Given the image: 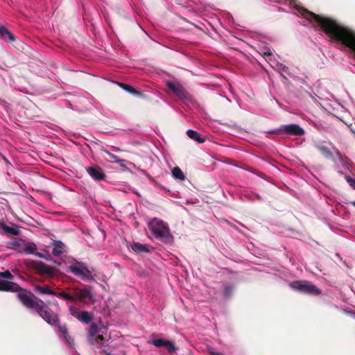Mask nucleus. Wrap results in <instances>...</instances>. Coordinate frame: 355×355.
<instances>
[{
  "label": "nucleus",
  "mask_w": 355,
  "mask_h": 355,
  "mask_svg": "<svg viewBox=\"0 0 355 355\" xmlns=\"http://www.w3.org/2000/svg\"><path fill=\"white\" fill-rule=\"evenodd\" d=\"M18 290H19V285L17 283L9 282V280H0V291L16 293Z\"/></svg>",
  "instance_id": "nucleus-14"
},
{
  "label": "nucleus",
  "mask_w": 355,
  "mask_h": 355,
  "mask_svg": "<svg viewBox=\"0 0 355 355\" xmlns=\"http://www.w3.org/2000/svg\"><path fill=\"white\" fill-rule=\"evenodd\" d=\"M172 175L175 178L178 179L179 180H184L185 179V175L179 166H175L173 168Z\"/></svg>",
  "instance_id": "nucleus-25"
},
{
  "label": "nucleus",
  "mask_w": 355,
  "mask_h": 355,
  "mask_svg": "<svg viewBox=\"0 0 355 355\" xmlns=\"http://www.w3.org/2000/svg\"><path fill=\"white\" fill-rule=\"evenodd\" d=\"M38 315L51 326L55 327L57 330L60 326V318L55 311H53L49 307L48 305L44 304V301L40 300L39 305L37 311Z\"/></svg>",
  "instance_id": "nucleus-3"
},
{
  "label": "nucleus",
  "mask_w": 355,
  "mask_h": 355,
  "mask_svg": "<svg viewBox=\"0 0 355 355\" xmlns=\"http://www.w3.org/2000/svg\"><path fill=\"white\" fill-rule=\"evenodd\" d=\"M63 243L60 241L55 243V246L53 249V254L55 256H60L62 253Z\"/></svg>",
  "instance_id": "nucleus-27"
},
{
  "label": "nucleus",
  "mask_w": 355,
  "mask_h": 355,
  "mask_svg": "<svg viewBox=\"0 0 355 355\" xmlns=\"http://www.w3.org/2000/svg\"><path fill=\"white\" fill-rule=\"evenodd\" d=\"M308 21L310 23L315 21L328 36L341 42L355 53V31L340 25L333 18L320 16L310 10H308Z\"/></svg>",
  "instance_id": "nucleus-1"
},
{
  "label": "nucleus",
  "mask_w": 355,
  "mask_h": 355,
  "mask_svg": "<svg viewBox=\"0 0 355 355\" xmlns=\"http://www.w3.org/2000/svg\"><path fill=\"white\" fill-rule=\"evenodd\" d=\"M315 148L321 153L326 159H334V154L331 152L330 149L328 146H326L324 141H321V143H317L315 144Z\"/></svg>",
  "instance_id": "nucleus-15"
},
{
  "label": "nucleus",
  "mask_w": 355,
  "mask_h": 355,
  "mask_svg": "<svg viewBox=\"0 0 355 355\" xmlns=\"http://www.w3.org/2000/svg\"><path fill=\"white\" fill-rule=\"evenodd\" d=\"M208 354L209 355H225L222 353H219V352H216V351L214 350L213 348H209L208 349Z\"/></svg>",
  "instance_id": "nucleus-34"
},
{
  "label": "nucleus",
  "mask_w": 355,
  "mask_h": 355,
  "mask_svg": "<svg viewBox=\"0 0 355 355\" xmlns=\"http://www.w3.org/2000/svg\"><path fill=\"white\" fill-rule=\"evenodd\" d=\"M105 342V338L103 335L96 336L94 340L91 341L92 345H96L98 348L103 347Z\"/></svg>",
  "instance_id": "nucleus-26"
},
{
  "label": "nucleus",
  "mask_w": 355,
  "mask_h": 355,
  "mask_svg": "<svg viewBox=\"0 0 355 355\" xmlns=\"http://www.w3.org/2000/svg\"><path fill=\"white\" fill-rule=\"evenodd\" d=\"M131 248L137 253L149 252V245H143V243L139 242H134L132 243Z\"/></svg>",
  "instance_id": "nucleus-20"
},
{
  "label": "nucleus",
  "mask_w": 355,
  "mask_h": 355,
  "mask_svg": "<svg viewBox=\"0 0 355 355\" xmlns=\"http://www.w3.org/2000/svg\"><path fill=\"white\" fill-rule=\"evenodd\" d=\"M282 69H283L284 71H286V69H287V67H286V66H283V67H282Z\"/></svg>",
  "instance_id": "nucleus-38"
},
{
  "label": "nucleus",
  "mask_w": 355,
  "mask_h": 355,
  "mask_svg": "<svg viewBox=\"0 0 355 355\" xmlns=\"http://www.w3.org/2000/svg\"><path fill=\"white\" fill-rule=\"evenodd\" d=\"M152 343L157 347H165L167 352L170 354L176 352L178 350V347H176L174 343L169 340H166V339L164 338L153 339Z\"/></svg>",
  "instance_id": "nucleus-12"
},
{
  "label": "nucleus",
  "mask_w": 355,
  "mask_h": 355,
  "mask_svg": "<svg viewBox=\"0 0 355 355\" xmlns=\"http://www.w3.org/2000/svg\"><path fill=\"white\" fill-rule=\"evenodd\" d=\"M86 171L94 180L101 181L103 180V179L106 178V174L103 169L98 165L88 166L86 168Z\"/></svg>",
  "instance_id": "nucleus-13"
},
{
  "label": "nucleus",
  "mask_w": 355,
  "mask_h": 355,
  "mask_svg": "<svg viewBox=\"0 0 355 355\" xmlns=\"http://www.w3.org/2000/svg\"><path fill=\"white\" fill-rule=\"evenodd\" d=\"M99 328L96 323H92L88 330V340L91 343V341L95 338L96 334L98 333Z\"/></svg>",
  "instance_id": "nucleus-23"
},
{
  "label": "nucleus",
  "mask_w": 355,
  "mask_h": 355,
  "mask_svg": "<svg viewBox=\"0 0 355 355\" xmlns=\"http://www.w3.org/2000/svg\"><path fill=\"white\" fill-rule=\"evenodd\" d=\"M347 182L351 187H355V180L353 178L348 177V175L345 178Z\"/></svg>",
  "instance_id": "nucleus-33"
},
{
  "label": "nucleus",
  "mask_w": 355,
  "mask_h": 355,
  "mask_svg": "<svg viewBox=\"0 0 355 355\" xmlns=\"http://www.w3.org/2000/svg\"><path fill=\"white\" fill-rule=\"evenodd\" d=\"M17 293H18L19 300L24 306L26 308L33 309L37 312L40 299L36 297L33 293L28 291V290L21 288L20 286Z\"/></svg>",
  "instance_id": "nucleus-5"
},
{
  "label": "nucleus",
  "mask_w": 355,
  "mask_h": 355,
  "mask_svg": "<svg viewBox=\"0 0 355 355\" xmlns=\"http://www.w3.org/2000/svg\"><path fill=\"white\" fill-rule=\"evenodd\" d=\"M270 133L275 135H304V131L297 124H289L281 125L279 128L270 131Z\"/></svg>",
  "instance_id": "nucleus-7"
},
{
  "label": "nucleus",
  "mask_w": 355,
  "mask_h": 355,
  "mask_svg": "<svg viewBox=\"0 0 355 355\" xmlns=\"http://www.w3.org/2000/svg\"><path fill=\"white\" fill-rule=\"evenodd\" d=\"M0 36L6 42H12L16 40L15 36L12 33L10 30L6 28L4 26H0Z\"/></svg>",
  "instance_id": "nucleus-17"
},
{
  "label": "nucleus",
  "mask_w": 355,
  "mask_h": 355,
  "mask_svg": "<svg viewBox=\"0 0 355 355\" xmlns=\"http://www.w3.org/2000/svg\"><path fill=\"white\" fill-rule=\"evenodd\" d=\"M333 149H334V152H335V153H336V156H337L338 159H340V160H343V159H344V157H345V156L343 155V154H342L341 153H340L339 150H338V149H337V148H336V147H334V148H333Z\"/></svg>",
  "instance_id": "nucleus-32"
},
{
  "label": "nucleus",
  "mask_w": 355,
  "mask_h": 355,
  "mask_svg": "<svg viewBox=\"0 0 355 355\" xmlns=\"http://www.w3.org/2000/svg\"><path fill=\"white\" fill-rule=\"evenodd\" d=\"M148 228L156 238L162 240L165 243L172 242L173 236H171L169 227L166 222L154 218L149 222Z\"/></svg>",
  "instance_id": "nucleus-2"
},
{
  "label": "nucleus",
  "mask_w": 355,
  "mask_h": 355,
  "mask_svg": "<svg viewBox=\"0 0 355 355\" xmlns=\"http://www.w3.org/2000/svg\"><path fill=\"white\" fill-rule=\"evenodd\" d=\"M0 230H3L5 234L11 235H19L20 234L19 230L17 227H9L4 221L0 220Z\"/></svg>",
  "instance_id": "nucleus-18"
},
{
  "label": "nucleus",
  "mask_w": 355,
  "mask_h": 355,
  "mask_svg": "<svg viewBox=\"0 0 355 355\" xmlns=\"http://www.w3.org/2000/svg\"><path fill=\"white\" fill-rule=\"evenodd\" d=\"M100 354L101 355H112V354L110 353V352L106 351L105 349L101 350Z\"/></svg>",
  "instance_id": "nucleus-36"
},
{
  "label": "nucleus",
  "mask_w": 355,
  "mask_h": 355,
  "mask_svg": "<svg viewBox=\"0 0 355 355\" xmlns=\"http://www.w3.org/2000/svg\"><path fill=\"white\" fill-rule=\"evenodd\" d=\"M257 198L258 199H259V200H260V199H261V198H260V196H259V194H257Z\"/></svg>",
  "instance_id": "nucleus-40"
},
{
  "label": "nucleus",
  "mask_w": 355,
  "mask_h": 355,
  "mask_svg": "<svg viewBox=\"0 0 355 355\" xmlns=\"http://www.w3.org/2000/svg\"><path fill=\"white\" fill-rule=\"evenodd\" d=\"M36 245L35 243H28L24 249V252L28 254H35L36 252Z\"/></svg>",
  "instance_id": "nucleus-28"
},
{
  "label": "nucleus",
  "mask_w": 355,
  "mask_h": 355,
  "mask_svg": "<svg viewBox=\"0 0 355 355\" xmlns=\"http://www.w3.org/2000/svg\"><path fill=\"white\" fill-rule=\"evenodd\" d=\"M119 85L122 89H123L126 92H128L130 94H132L136 95V96H141V97H143V96H144V94H143V92L141 91L137 90L136 88L132 87V86H131V85L123 84V83H121V84H119Z\"/></svg>",
  "instance_id": "nucleus-21"
},
{
  "label": "nucleus",
  "mask_w": 355,
  "mask_h": 355,
  "mask_svg": "<svg viewBox=\"0 0 355 355\" xmlns=\"http://www.w3.org/2000/svg\"><path fill=\"white\" fill-rule=\"evenodd\" d=\"M35 255L37 256L39 258H46L44 254H42V252H35Z\"/></svg>",
  "instance_id": "nucleus-37"
},
{
  "label": "nucleus",
  "mask_w": 355,
  "mask_h": 355,
  "mask_svg": "<svg viewBox=\"0 0 355 355\" xmlns=\"http://www.w3.org/2000/svg\"><path fill=\"white\" fill-rule=\"evenodd\" d=\"M35 291L39 293L40 295H56V292L51 289L50 286H49L48 285H35Z\"/></svg>",
  "instance_id": "nucleus-19"
},
{
  "label": "nucleus",
  "mask_w": 355,
  "mask_h": 355,
  "mask_svg": "<svg viewBox=\"0 0 355 355\" xmlns=\"http://www.w3.org/2000/svg\"><path fill=\"white\" fill-rule=\"evenodd\" d=\"M73 297L74 301L78 300L86 304L94 302V295L89 286H85L83 288H73Z\"/></svg>",
  "instance_id": "nucleus-8"
},
{
  "label": "nucleus",
  "mask_w": 355,
  "mask_h": 355,
  "mask_svg": "<svg viewBox=\"0 0 355 355\" xmlns=\"http://www.w3.org/2000/svg\"><path fill=\"white\" fill-rule=\"evenodd\" d=\"M353 206L355 207V201L351 202Z\"/></svg>",
  "instance_id": "nucleus-39"
},
{
  "label": "nucleus",
  "mask_w": 355,
  "mask_h": 355,
  "mask_svg": "<svg viewBox=\"0 0 355 355\" xmlns=\"http://www.w3.org/2000/svg\"><path fill=\"white\" fill-rule=\"evenodd\" d=\"M166 85L169 90L176 95L177 97L182 100H190L191 95L188 92H187L184 86L180 84V83L168 82Z\"/></svg>",
  "instance_id": "nucleus-9"
},
{
  "label": "nucleus",
  "mask_w": 355,
  "mask_h": 355,
  "mask_svg": "<svg viewBox=\"0 0 355 355\" xmlns=\"http://www.w3.org/2000/svg\"><path fill=\"white\" fill-rule=\"evenodd\" d=\"M28 266L35 270L36 272L40 275H46L47 277H53L55 275V267L50 266L41 261H31L28 263Z\"/></svg>",
  "instance_id": "nucleus-6"
},
{
  "label": "nucleus",
  "mask_w": 355,
  "mask_h": 355,
  "mask_svg": "<svg viewBox=\"0 0 355 355\" xmlns=\"http://www.w3.org/2000/svg\"><path fill=\"white\" fill-rule=\"evenodd\" d=\"M290 287L306 295H319L322 293L320 288L306 280H295L290 283Z\"/></svg>",
  "instance_id": "nucleus-4"
},
{
  "label": "nucleus",
  "mask_w": 355,
  "mask_h": 355,
  "mask_svg": "<svg viewBox=\"0 0 355 355\" xmlns=\"http://www.w3.org/2000/svg\"><path fill=\"white\" fill-rule=\"evenodd\" d=\"M272 54V53L270 49L264 48L263 51V55H271Z\"/></svg>",
  "instance_id": "nucleus-35"
},
{
  "label": "nucleus",
  "mask_w": 355,
  "mask_h": 355,
  "mask_svg": "<svg viewBox=\"0 0 355 355\" xmlns=\"http://www.w3.org/2000/svg\"><path fill=\"white\" fill-rule=\"evenodd\" d=\"M101 150L103 153L107 154L110 159H112L114 162L119 163L121 166H125V162H126L125 159H119L118 156L115 155V154L111 153L108 150L105 148H102Z\"/></svg>",
  "instance_id": "nucleus-24"
},
{
  "label": "nucleus",
  "mask_w": 355,
  "mask_h": 355,
  "mask_svg": "<svg viewBox=\"0 0 355 355\" xmlns=\"http://www.w3.org/2000/svg\"><path fill=\"white\" fill-rule=\"evenodd\" d=\"M0 277L4 278L5 279L12 280L14 278L12 274H11L10 270H5L0 272Z\"/></svg>",
  "instance_id": "nucleus-31"
},
{
  "label": "nucleus",
  "mask_w": 355,
  "mask_h": 355,
  "mask_svg": "<svg viewBox=\"0 0 355 355\" xmlns=\"http://www.w3.org/2000/svg\"><path fill=\"white\" fill-rule=\"evenodd\" d=\"M233 293V286L227 285L225 286V288L223 291V295L225 298H230L232 296Z\"/></svg>",
  "instance_id": "nucleus-30"
},
{
  "label": "nucleus",
  "mask_w": 355,
  "mask_h": 355,
  "mask_svg": "<svg viewBox=\"0 0 355 355\" xmlns=\"http://www.w3.org/2000/svg\"><path fill=\"white\" fill-rule=\"evenodd\" d=\"M69 270L76 275L81 277L83 279H94L91 270H88L84 263H78V265H71L69 266Z\"/></svg>",
  "instance_id": "nucleus-10"
},
{
  "label": "nucleus",
  "mask_w": 355,
  "mask_h": 355,
  "mask_svg": "<svg viewBox=\"0 0 355 355\" xmlns=\"http://www.w3.org/2000/svg\"><path fill=\"white\" fill-rule=\"evenodd\" d=\"M69 313L83 323H89L94 318V314L87 311H80L79 308L69 306Z\"/></svg>",
  "instance_id": "nucleus-11"
},
{
  "label": "nucleus",
  "mask_w": 355,
  "mask_h": 355,
  "mask_svg": "<svg viewBox=\"0 0 355 355\" xmlns=\"http://www.w3.org/2000/svg\"><path fill=\"white\" fill-rule=\"evenodd\" d=\"M187 135L192 140L198 141L199 144H202V142L205 141V138L202 137L201 135H200L198 132L192 130V129H189L187 132Z\"/></svg>",
  "instance_id": "nucleus-22"
},
{
  "label": "nucleus",
  "mask_w": 355,
  "mask_h": 355,
  "mask_svg": "<svg viewBox=\"0 0 355 355\" xmlns=\"http://www.w3.org/2000/svg\"><path fill=\"white\" fill-rule=\"evenodd\" d=\"M58 331L60 333L61 337L63 338L67 345L70 346L73 345V339L69 336L66 325H60V324Z\"/></svg>",
  "instance_id": "nucleus-16"
},
{
  "label": "nucleus",
  "mask_w": 355,
  "mask_h": 355,
  "mask_svg": "<svg viewBox=\"0 0 355 355\" xmlns=\"http://www.w3.org/2000/svg\"><path fill=\"white\" fill-rule=\"evenodd\" d=\"M55 296L61 297L62 298L68 300L69 301H74L73 294V295L67 294V293L64 292V291L56 293V295H55Z\"/></svg>",
  "instance_id": "nucleus-29"
}]
</instances>
